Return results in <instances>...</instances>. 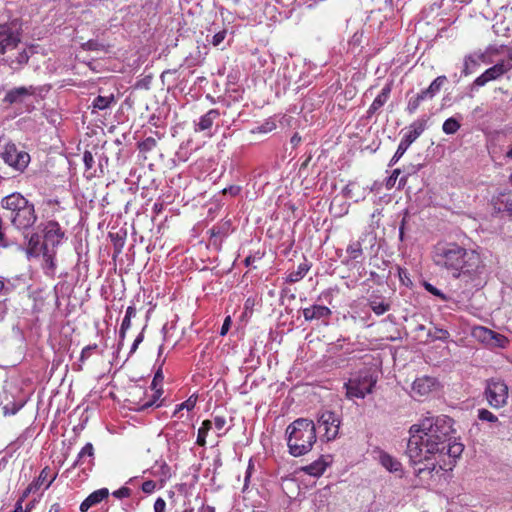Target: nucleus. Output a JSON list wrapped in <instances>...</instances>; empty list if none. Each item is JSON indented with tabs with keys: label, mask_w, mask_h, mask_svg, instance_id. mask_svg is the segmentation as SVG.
<instances>
[{
	"label": "nucleus",
	"mask_w": 512,
	"mask_h": 512,
	"mask_svg": "<svg viewBox=\"0 0 512 512\" xmlns=\"http://www.w3.org/2000/svg\"><path fill=\"white\" fill-rule=\"evenodd\" d=\"M453 424L449 416L429 415L410 427L406 455L417 477L432 475L437 457L447 454L455 460L461 456L464 445L453 436Z\"/></svg>",
	"instance_id": "nucleus-1"
},
{
	"label": "nucleus",
	"mask_w": 512,
	"mask_h": 512,
	"mask_svg": "<svg viewBox=\"0 0 512 512\" xmlns=\"http://www.w3.org/2000/svg\"><path fill=\"white\" fill-rule=\"evenodd\" d=\"M434 262L449 270L453 277H473L481 273L484 265L479 253L466 249L457 243L438 245L434 252Z\"/></svg>",
	"instance_id": "nucleus-2"
},
{
	"label": "nucleus",
	"mask_w": 512,
	"mask_h": 512,
	"mask_svg": "<svg viewBox=\"0 0 512 512\" xmlns=\"http://www.w3.org/2000/svg\"><path fill=\"white\" fill-rule=\"evenodd\" d=\"M288 452L293 457L306 455L317 440L315 423L307 418H298L286 428Z\"/></svg>",
	"instance_id": "nucleus-3"
},
{
	"label": "nucleus",
	"mask_w": 512,
	"mask_h": 512,
	"mask_svg": "<svg viewBox=\"0 0 512 512\" xmlns=\"http://www.w3.org/2000/svg\"><path fill=\"white\" fill-rule=\"evenodd\" d=\"M2 208L11 224L21 231L28 230L37 221L34 204L20 193H12L1 200Z\"/></svg>",
	"instance_id": "nucleus-4"
},
{
	"label": "nucleus",
	"mask_w": 512,
	"mask_h": 512,
	"mask_svg": "<svg viewBox=\"0 0 512 512\" xmlns=\"http://www.w3.org/2000/svg\"><path fill=\"white\" fill-rule=\"evenodd\" d=\"M378 376L371 369L360 371L355 377L344 384L348 398H361L372 393Z\"/></svg>",
	"instance_id": "nucleus-5"
},
{
	"label": "nucleus",
	"mask_w": 512,
	"mask_h": 512,
	"mask_svg": "<svg viewBox=\"0 0 512 512\" xmlns=\"http://www.w3.org/2000/svg\"><path fill=\"white\" fill-rule=\"evenodd\" d=\"M43 242L46 247L44 252V260L50 269L55 267V248L59 246L65 238V232L62 230L60 224L56 221H48L43 227Z\"/></svg>",
	"instance_id": "nucleus-6"
},
{
	"label": "nucleus",
	"mask_w": 512,
	"mask_h": 512,
	"mask_svg": "<svg viewBox=\"0 0 512 512\" xmlns=\"http://www.w3.org/2000/svg\"><path fill=\"white\" fill-rule=\"evenodd\" d=\"M0 157L17 172H23L30 162V155L26 151L19 150L12 142L0 145Z\"/></svg>",
	"instance_id": "nucleus-7"
},
{
	"label": "nucleus",
	"mask_w": 512,
	"mask_h": 512,
	"mask_svg": "<svg viewBox=\"0 0 512 512\" xmlns=\"http://www.w3.org/2000/svg\"><path fill=\"white\" fill-rule=\"evenodd\" d=\"M484 395L492 408H502L508 401V386L499 378H491L486 381Z\"/></svg>",
	"instance_id": "nucleus-8"
},
{
	"label": "nucleus",
	"mask_w": 512,
	"mask_h": 512,
	"mask_svg": "<svg viewBox=\"0 0 512 512\" xmlns=\"http://www.w3.org/2000/svg\"><path fill=\"white\" fill-rule=\"evenodd\" d=\"M19 27L16 22L0 24V54H5L20 43Z\"/></svg>",
	"instance_id": "nucleus-9"
},
{
	"label": "nucleus",
	"mask_w": 512,
	"mask_h": 512,
	"mask_svg": "<svg viewBox=\"0 0 512 512\" xmlns=\"http://www.w3.org/2000/svg\"><path fill=\"white\" fill-rule=\"evenodd\" d=\"M317 423L320 429H324V437L326 441L336 439L339 434L340 419L334 412H321L318 416Z\"/></svg>",
	"instance_id": "nucleus-10"
},
{
	"label": "nucleus",
	"mask_w": 512,
	"mask_h": 512,
	"mask_svg": "<svg viewBox=\"0 0 512 512\" xmlns=\"http://www.w3.org/2000/svg\"><path fill=\"white\" fill-rule=\"evenodd\" d=\"M510 70V66L506 65L504 61L498 62L492 67L485 70L478 76L470 86L471 91L478 90L480 87L485 86L488 82L497 80Z\"/></svg>",
	"instance_id": "nucleus-11"
},
{
	"label": "nucleus",
	"mask_w": 512,
	"mask_h": 512,
	"mask_svg": "<svg viewBox=\"0 0 512 512\" xmlns=\"http://www.w3.org/2000/svg\"><path fill=\"white\" fill-rule=\"evenodd\" d=\"M486 58V53L481 51H475L466 55L463 59L461 75L467 77L474 73L479 68L481 62L487 63Z\"/></svg>",
	"instance_id": "nucleus-12"
},
{
	"label": "nucleus",
	"mask_w": 512,
	"mask_h": 512,
	"mask_svg": "<svg viewBox=\"0 0 512 512\" xmlns=\"http://www.w3.org/2000/svg\"><path fill=\"white\" fill-rule=\"evenodd\" d=\"M24 403L22 401L15 402L12 394H10L5 388L0 391V406L3 407V414L5 416L16 414Z\"/></svg>",
	"instance_id": "nucleus-13"
},
{
	"label": "nucleus",
	"mask_w": 512,
	"mask_h": 512,
	"mask_svg": "<svg viewBox=\"0 0 512 512\" xmlns=\"http://www.w3.org/2000/svg\"><path fill=\"white\" fill-rule=\"evenodd\" d=\"M306 321L328 320L332 314L330 308L324 305H312L302 310Z\"/></svg>",
	"instance_id": "nucleus-14"
},
{
	"label": "nucleus",
	"mask_w": 512,
	"mask_h": 512,
	"mask_svg": "<svg viewBox=\"0 0 512 512\" xmlns=\"http://www.w3.org/2000/svg\"><path fill=\"white\" fill-rule=\"evenodd\" d=\"M34 92H35V90H34L33 86H29V87L21 86V87L13 88L6 93V95L3 99V102L8 103L10 105L16 104V103H22L27 96L33 95Z\"/></svg>",
	"instance_id": "nucleus-15"
},
{
	"label": "nucleus",
	"mask_w": 512,
	"mask_h": 512,
	"mask_svg": "<svg viewBox=\"0 0 512 512\" xmlns=\"http://www.w3.org/2000/svg\"><path fill=\"white\" fill-rule=\"evenodd\" d=\"M436 385V380L433 377L423 376L414 380L412 384V392L415 395L426 396Z\"/></svg>",
	"instance_id": "nucleus-16"
},
{
	"label": "nucleus",
	"mask_w": 512,
	"mask_h": 512,
	"mask_svg": "<svg viewBox=\"0 0 512 512\" xmlns=\"http://www.w3.org/2000/svg\"><path fill=\"white\" fill-rule=\"evenodd\" d=\"M30 58V53L26 48L21 49L15 58L7 56L1 60V63L9 66L14 71H19Z\"/></svg>",
	"instance_id": "nucleus-17"
},
{
	"label": "nucleus",
	"mask_w": 512,
	"mask_h": 512,
	"mask_svg": "<svg viewBox=\"0 0 512 512\" xmlns=\"http://www.w3.org/2000/svg\"><path fill=\"white\" fill-rule=\"evenodd\" d=\"M109 496L107 488H101L92 492L80 505L81 512H87L92 506L100 503Z\"/></svg>",
	"instance_id": "nucleus-18"
},
{
	"label": "nucleus",
	"mask_w": 512,
	"mask_h": 512,
	"mask_svg": "<svg viewBox=\"0 0 512 512\" xmlns=\"http://www.w3.org/2000/svg\"><path fill=\"white\" fill-rule=\"evenodd\" d=\"M94 460V447L92 443H86L85 446L78 453L76 460L74 461L72 468L82 467L85 464L91 465Z\"/></svg>",
	"instance_id": "nucleus-19"
},
{
	"label": "nucleus",
	"mask_w": 512,
	"mask_h": 512,
	"mask_svg": "<svg viewBox=\"0 0 512 512\" xmlns=\"http://www.w3.org/2000/svg\"><path fill=\"white\" fill-rule=\"evenodd\" d=\"M391 93V86L385 85L381 92L376 96L369 109L367 110V116L371 117L375 114L389 99Z\"/></svg>",
	"instance_id": "nucleus-20"
},
{
	"label": "nucleus",
	"mask_w": 512,
	"mask_h": 512,
	"mask_svg": "<svg viewBox=\"0 0 512 512\" xmlns=\"http://www.w3.org/2000/svg\"><path fill=\"white\" fill-rule=\"evenodd\" d=\"M368 304L371 310L378 316L390 310V304L381 295L372 294L368 299Z\"/></svg>",
	"instance_id": "nucleus-21"
},
{
	"label": "nucleus",
	"mask_w": 512,
	"mask_h": 512,
	"mask_svg": "<svg viewBox=\"0 0 512 512\" xmlns=\"http://www.w3.org/2000/svg\"><path fill=\"white\" fill-rule=\"evenodd\" d=\"M427 127L426 119H418L411 123L408 127V132L404 135L409 142H414L425 131Z\"/></svg>",
	"instance_id": "nucleus-22"
},
{
	"label": "nucleus",
	"mask_w": 512,
	"mask_h": 512,
	"mask_svg": "<svg viewBox=\"0 0 512 512\" xmlns=\"http://www.w3.org/2000/svg\"><path fill=\"white\" fill-rule=\"evenodd\" d=\"M328 466L329 462L326 461L324 457H320L309 465L303 467L302 470L310 476L319 477L325 472Z\"/></svg>",
	"instance_id": "nucleus-23"
},
{
	"label": "nucleus",
	"mask_w": 512,
	"mask_h": 512,
	"mask_svg": "<svg viewBox=\"0 0 512 512\" xmlns=\"http://www.w3.org/2000/svg\"><path fill=\"white\" fill-rule=\"evenodd\" d=\"M220 116V112L217 109H211L206 114L200 117L199 122L196 125L195 131H206L209 130L214 121Z\"/></svg>",
	"instance_id": "nucleus-24"
},
{
	"label": "nucleus",
	"mask_w": 512,
	"mask_h": 512,
	"mask_svg": "<svg viewBox=\"0 0 512 512\" xmlns=\"http://www.w3.org/2000/svg\"><path fill=\"white\" fill-rule=\"evenodd\" d=\"M46 247L44 242H40L38 234H33L28 242L27 253L29 256L38 257L42 255L44 257Z\"/></svg>",
	"instance_id": "nucleus-25"
},
{
	"label": "nucleus",
	"mask_w": 512,
	"mask_h": 512,
	"mask_svg": "<svg viewBox=\"0 0 512 512\" xmlns=\"http://www.w3.org/2000/svg\"><path fill=\"white\" fill-rule=\"evenodd\" d=\"M116 103V98L113 93L102 96L98 95L96 98H94L92 102V113H95L97 110H106L110 108L112 105Z\"/></svg>",
	"instance_id": "nucleus-26"
},
{
	"label": "nucleus",
	"mask_w": 512,
	"mask_h": 512,
	"mask_svg": "<svg viewBox=\"0 0 512 512\" xmlns=\"http://www.w3.org/2000/svg\"><path fill=\"white\" fill-rule=\"evenodd\" d=\"M379 461L389 472H399L402 470V464L388 453L382 452L379 456Z\"/></svg>",
	"instance_id": "nucleus-27"
},
{
	"label": "nucleus",
	"mask_w": 512,
	"mask_h": 512,
	"mask_svg": "<svg viewBox=\"0 0 512 512\" xmlns=\"http://www.w3.org/2000/svg\"><path fill=\"white\" fill-rule=\"evenodd\" d=\"M162 394H163L162 389H156V391L152 393V395L150 396V398L148 400L140 401L137 404L138 407L136 408V410L145 411L151 407H160L161 406L160 398H161Z\"/></svg>",
	"instance_id": "nucleus-28"
},
{
	"label": "nucleus",
	"mask_w": 512,
	"mask_h": 512,
	"mask_svg": "<svg viewBox=\"0 0 512 512\" xmlns=\"http://www.w3.org/2000/svg\"><path fill=\"white\" fill-rule=\"evenodd\" d=\"M310 268L311 265L307 261L300 263L295 271H292L287 275L286 281L289 283H296L302 280Z\"/></svg>",
	"instance_id": "nucleus-29"
},
{
	"label": "nucleus",
	"mask_w": 512,
	"mask_h": 512,
	"mask_svg": "<svg viewBox=\"0 0 512 512\" xmlns=\"http://www.w3.org/2000/svg\"><path fill=\"white\" fill-rule=\"evenodd\" d=\"M151 473L152 475L160 478V488H162L165 482L171 477L170 467L165 462H162L159 465L156 463L152 468Z\"/></svg>",
	"instance_id": "nucleus-30"
},
{
	"label": "nucleus",
	"mask_w": 512,
	"mask_h": 512,
	"mask_svg": "<svg viewBox=\"0 0 512 512\" xmlns=\"http://www.w3.org/2000/svg\"><path fill=\"white\" fill-rule=\"evenodd\" d=\"M212 428V421L211 420H205L202 422L201 427L198 429V435H197V441L196 443L199 446H205L206 444V437L208 432Z\"/></svg>",
	"instance_id": "nucleus-31"
},
{
	"label": "nucleus",
	"mask_w": 512,
	"mask_h": 512,
	"mask_svg": "<svg viewBox=\"0 0 512 512\" xmlns=\"http://www.w3.org/2000/svg\"><path fill=\"white\" fill-rule=\"evenodd\" d=\"M460 127L461 125L459 121L454 117H450L444 121L442 130L445 134L452 135L455 134L460 129Z\"/></svg>",
	"instance_id": "nucleus-32"
},
{
	"label": "nucleus",
	"mask_w": 512,
	"mask_h": 512,
	"mask_svg": "<svg viewBox=\"0 0 512 512\" xmlns=\"http://www.w3.org/2000/svg\"><path fill=\"white\" fill-rule=\"evenodd\" d=\"M479 333L483 334V335H489L491 338L495 339L496 344L499 347H505L506 343L508 342V340L505 336L495 333L492 330H489L484 327L479 328Z\"/></svg>",
	"instance_id": "nucleus-33"
},
{
	"label": "nucleus",
	"mask_w": 512,
	"mask_h": 512,
	"mask_svg": "<svg viewBox=\"0 0 512 512\" xmlns=\"http://www.w3.org/2000/svg\"><path fill=\"white\" fill-rule=\"evenodd\" d=\"M275 128H276V123L273 120L268 119L265 122H263L262 124L254 127L251 130V133L265 134V133H269V132L273 131Z\"/></svg>",
	"instance_id": "nucleus-34"
},
{
	"label": "nucleus",
	"mask_w": 512,
	"mask_h": 512,
	"mask_svg": "<svg viewBox=\"0 0 512 512\" xmlns=\"http://www.w3.org/2000/svg\"><path fill=\"white\" fill-rule=\"evenodd\" d=\"M421 168V165H409L404 169V175L399 179L398 189H401L405 186L407 182V178L409 175L417 173Z\"/></svg>",
	"instance_id": "nucleus-35"
},
{
	"label": "nucleus",
	"mask_w": 512,
	"mask_h": 512,
	"mask_svg": "<svg viewBox=\"0 0 512 512\" xmlns=\"http://www.w3.org/2000/svg\"><path fill=\"white\" fill-rule=\"evenodd\" d=\"M195 405H196V398L191 396L186 401H184L183 403L178 404L176 406L173 416H176L178 414V412H180L183 409L190 411L195 407Z\"/></svg>",
	"instance_id": "nucleus-36"
},
{
	"label": "nucleus",
	"mask_w": 512,
	"mask_h": 512,
	"mask_svg": "<svg viewBox=\"0 0 512 512\" xmlns=\"http://www.w3.org/2000/svg\"><path fill=\"white\" fill-rule=\"evenodd\" d=\"M347 253L351 259H357L362 255L360 242H354L347 247Z\"/></svg>",
	"instance_id": "nucleus-37"
},
{
	"label": "nucleus",
	"mask_w": 512,
	"mask_h": 512,
	"mask_svg": "<svg viewBox=\"0 0 512 512\" xmlns=\"http://www.w3.org/2000/svg\"><path fill=\"white\" fill-rule=\"evenodd\" d=\"M445 81H446L445 76H438L431 82L428 89L433 94V96H435L440 91V89L443 86V84L445 83Z\"/></svg>",
	"instance_id": "nucleus-38"
},
{
	"label": "nucleus",
	"mask_w": 512,
	"mask_h": 512,
	"mask_svg": "<svg viewBox=\"0 0 512 512\" xmlns=\"http://www.w3.org/2000/svg\"><path fill=\"white\" fill-rule=\"evenodd\" d=\"M478 419L490 423L497 422L498 420L497 416H495L491 411L484 408L478 410Z\"/></svg>",
	"instance_id": "nucleus-39"
},
{
	"label": "nucleus",
	"mask_w": 512,
	"mask_h": 512,
	"mask_svg": "<svg viewBox=\"0 0 512 512\" xmlns=\"http://www.w3.org/2000/svg\"><path fill=\"white\" fill-rule=\"evenodd\" d=\"M130 327H131V320L128 317H124L121 327H120V330H119V344H118L119 347L123 345V342H124V339L126 336V332L128 331V329Z\"/></svg>",
	"instance_id": "nucleus-40"
},
{
	"label": "nucleus",
	"mask_w": 512,
	"mask_h": 512,
	"mask_svg": "<svg viewBox=\"0 0 512 512\" xmlns=\"http://www.w3.org/2000/svg\"><path fill=\"white\" fill-rule=\"evenodd\" d=\"M156 145H157L156 139H154L153 137H147L145 140H143L140 143L139 148L142 151H151L156 147Z\"/></svg>",
	"instance_id": "nucleus-41"
},
{
	"label": "nucleus",
	"mask_w": 512,
	"mask_h": 512,
	"mask_svg": "<svg viewBox=\"0 0 512 512\" xmlns=\"http://www.w3.org/2000/svg\"><path fill=\"white\" fill-rule=\"evenodd\" d=\"M422 100L416 95L412 98L409 99L408 101V104H407V111L409 114H413L416 112V110L418 109V107L420 106Z\"/></svg>",
	"instance_id": "nucleus-42"
},
{
	"label": "nucleus",
	"mask_w": 512,
	"mask_h": 512,
	"mask_svg": "<svg viewBox=\"0 0 512 512\" xmlns=\"http://www.w3.org/2000/svg\"><path fill=\"white\" fill-rule=\"evenodd\" d=\"M424 287L425 289L433 294L434 296H437L439 297L440 299H442L443 301L447 300V297L438 289L436 288L435 286H433L432 284L428 283V282H424Z\"/></svg>",
	"instance_id": "nucleus-43"
},
{
	"label": "nucleus",
	"mask_w": 512,
	"mask_h": 512,
	"mask_svg": "<svg viewBox=\"0 0 512 512\" xmlns=\"http://www.w3.org/2000/svg\"><path fill=\"white\" fill-rule=\"evenodd\" d=\"M401 174V170L400 169H394L392 174L387 178L386 180V188L387 189H391L395 186V183L399 177V175Z\"/></svg>",
	"instance_id": "nucleus-44"
},
{
	"label": "nucleus",
	"mask_w": 512,
	"mask_h": 512,
	"mask_svg": "<svg viewBox=\"0 0 512 512\" xmlns=\"http://www.w3.org/2000/svg\"><path fill=\"white\" fill-rule=\"evenodd\" d=\"M97 348V345L94 344V345H88L86 347H84L81 351V355H80V361L81 362H84L85 360H87L93 353V351Z\"/></svg>",
	"instance_id": "nucleus-45"
},
{
	"label": "nucleus",
	"mask_w": 512,
	"mask_h": 512,
	"mask_svg": "<svg viewBox=\"0 0 512 512\" xmlns=\"http://www.w3.org/2000/svg\"><path fill=\"white\" fill-rule=\"evenodd\" d=\"M502 207L499 210H503L512 215V196H506L501 200Z\"/></svg>",
	"instance_id": "nucleus-46"
},
{
	"label": "nucleus",
	"mask_w": 512,
	"mask_h": 512,
	"mask_svg": "<svg viewBox=\"0 0 512 512\" xmlns=\"http://www.w3.org/2000/svg\"><path fill=\"white\" fill-rule=\"evenodd\" d=\"M141 489L144 493L151 494L156 489V482L153 480H147V481L143 482Z\"/></svg>",
	"instance_id": "nucleus-47"
},
{
	"label": "nucleus",
	"mask_w": 512,
	"mask_h": 512,
	"mask_svg": "<svg viewBox=\"0 0 512 512\" xmlns=\"http://www.w3.org/2000/svg\"><path fill=\"white\" fill-rule=\"evenodd\" d=\"M436 333H437V335L429 334V336L435 340H441V341H447L450 337L449 332L445 329H436Z\"/></svg>",
	"instance_id": "nucleus-48"
},
{
	"label": "nucleus",
	"mask_w": 512,
	"mask_h": 512,
	"mask_svg": "<svg viewBox=\"0 0 512 512\" xmlns=\"http://www.w3.org/2000/svg\"><path fill=\"white\" fill-rule=\"evenodd\" d=\"M226 37V30H222L213 35L211 43L213 46H219Z\"/></svg>",
	"instance_id": "nucleus-49"
},
{
	"label": "nucleus",
	"mask_w": 512,
	"mask_h": 512,
	"mask_svg": "<svg viewBox=\"0 0 512 512\" xmlns=\"http://www.w3.org/2000/svg\"><path fill=\"white\" fill-rule=\"evenodd\" d=\"M83 162L85 165V168L87 170H90L93 167L94 164V157L93 154L90 151H85L83 154Z\"/></svg>",
	"instance_id": "nucleus-50"
},
{
	"label": "nucleus",
	"mask_w": 512,
	"mask_h": 512,
	"mask_svg": "<svg viewBox=\"0 0 512 512\" xmlns=\"http://www.w3.org/2000/svg\"><path fill=\"white\" fill-rule=\"evenodd\" d=\"M112 495L118 499L126 498L131 495V490L128 487H121L118 490H115Z\"/></svg>",
	"instance_id": "nucleus-51"
},
{
	"label": "nucleus",
	"mask_w": 512,
	"mask_h": 512,
	"mask_svg": "<svg viewBox=\"0 0 512 512\" xmlns=\"http://www.w3.org/2000/svg\"><path fill=\"white\" fill-rule=\"evenodd\" d=\"M405 152L406 151L404 150V147L398 146L395 154L393 155V157L391 158V160L389 162V166L390 167L394 166L400 160V158L404 155Z\"/></svg>",
	"instance_id": "nucleus-52"
},
{
	"label": "nucleus",
	"mask_w": 512,
	"mask_h": 512,
	"mask_svg": "<svg viewBox=\"0 0 512 512\" xmlns=\"http://www.w3.org/2000/svg\"><path fill=\"white\" fill-rule=\"evenodd\" d=\"M9 246H10V243L7 240V238L5 237V233L3 231V220H2V217L0 216V247L7 248Z\"/></svg>",
	"instance_id": "nucleus-53"
},
{
	"label": "nucleus",
	"mask_w": 512,
	"mask_h": 512,
	"mask_svg": "<svg viewBox=\"0 0 512 512\" xmlns=\"http://www.w3.org/2000/svg\"><path fill=\"white\" fill-rule=\"evenodd\" d=\"M154 512H165L166 509V502L163 498L159 497L156 499L154 503Z\"/></svg>",
	"instance_id": "nucleus-54"
},
{
	"label": "nucleus",
	"mask_w": 512,
	"mask_h": 512,
	"mask_svg": "<svg viewBox=\"0 0 512 512\" xmlns=\"http://www.w3.org/2000/svg\"><path fill=\"white\" fill-rule=\"evenodd\" d=\"M226 424V419L223 416H215L212 421V426L214 425L217 430H222Z\"/></svg>",
	"instance_id": "nucleus-55"
},
{
	"label": "nucleus",
	"mask_w": 512,
	"mask_h": 512,
	"mask_svg": "<svg viewBox=\"0 0 512 512\" xmlns=\"http://www.w3.org/2000/svg\"><path fill=\"white\" fill-rule=\"evenodd\" d=\"M101 46L102 45L100 43H98L97 41L89 40V41H87L86 43L83 44V49L89 50V51H95V50H99V48Z\"/></svg>",
	"instance_id": "nucleus-56"
},
{
	"label": "nucleus",
	"mask_w": 512,
	"mask_h": 512,
	"mask_svg": "<svg viewBox=\"0 0 512 512\" xmlns=\"http://www.w3.org/2000/svg\"><path fill=\"white\" fill-rule=\"evenodd\" d=\"M253 471H254V463L252 462V460H249V463H248V466L246 469V473H245L244 490L248 486V481H249Z\"/></svg>",
	"instance_id": "nucleus-57"
},
{
	"label": "nucleus",
	"mask_w": 512,
	"mask_h": 512,
	"mask_svg": "<svg viewBox=\"0 0 512 512\" xmlns=\"http://www.w3.org/2000/svg\"><path fill=\"white\" fill-rule=\"evenodd\" d=\"M241 188L237 185L229 186L225 189H223V194H230L231 196H236L240 193Z\"/></svg>",
	"instance_id": "nucleus-58"
},
{
	"label": "nucleus",
	"mask_w": 512,
	"mask_h": 512,
	"mask_svg": "<svg viewBox=\"0 0 512 512\" xmlns=\"http://www.w3.org/2000/svg\"><path fill=\"white\" fill-rule=\"evenodd\" d=\"M230 326H231V318L230 316L226 317L223 324H222V327L220 329V335L221 336H224L227 334V332L229 331L230 329Z\"/></svg>",
	"instance_id": "nucleus-59"
},
{
	"label": "nucleus",
	"mask_w": 512,
	"mask_h": 512,
	"mask_svg": "<svg viewBox=\"0 0 512 512\" xmlns=\"http://www.w3.org/2000/svg\"><path fill=\"white\" fill-rule=\"evenodd\" d=\"M143 339H144V335H143V333L141 332V333H140V334L135 338V340H134V342H133V344H132V346H131V349H130V354H133V353L137 350V348H138L139 344L143 341Z\"/></svg>",
	"instance_id": "nucleus-60"
},
{
	"label": "nucleus",
	"mask_w": 512,
	"mask_h": 512,
	"mask_svg": "<svg viewBox=\"0 0 512 512\" xmlns=\"http://www.w3.org/2000/svg\"><path fill=\"white\" fill-rule=\"evenodd\" d=\"M47 476H48L47 468H44L40 472V475H39L37 481L35 482V486H39V485L43 484L47 480Z\"/></svg>",
	"instance_id": "nucleus-61"
},
{
	"label": "nucleus",
	"mask_w": 512,
	"mask_h": 512,
	"mask_svg": "<svg viewBox=\"0 0 512 512\" xmlns=\"http://www.w3.org/2000/svg\"><path fill=\"white\" fill-rule=\"evenodd\" d=\"M417 96L422 100H427V99H432L434 96L433 94L430 92V90L428 88L422 90L420 93L417 94Z\"/></svg>",
	"instance_id": "nucleus-62"
},
{
	"label": "nucleus",
	"mask_w": 512,
	"mask_h": 512,
	"mask_svg": "<svg viewBox=\"0 0 512 512\" xmlns=\"http://www.w3.org/2000/svg\"><path fill=\"white\" fill-rule=\"evenodd\" d=\"M136 308L134 306H128L124 317H128L130 320L135 317Z\"/></svg>",
	"instance_id": "nucleus-63"
},
{
	"label": "nucleus",
	"mask_w": 512,
	"mask_h": 512,
	"mask_svg": "<svg viewBox=\"0 0 512 512\" xmlns=\"http://www.w3.org/2000/svg\"><path fill=\"white\" fill-rule=\"evenodd\" d=\"M412 144V142H409L407 140V138H405L403 136V138L401 139L400 143H399V147H404V150L407 151V149L409 148V146Z\"/></svg>",
	"instance_id": "nucleus-64"
}]
</instances>
